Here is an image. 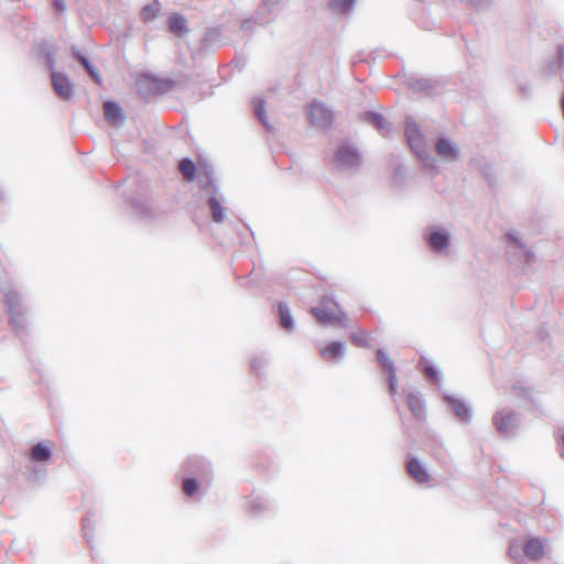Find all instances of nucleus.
I'll list each match as a JSON object with an SVG mask.
<instances>
[{
  "label": "nucleus",
  "mask_w": 564,
  "mask_h": 564,
  "mask_svg": "<svg viewBox=\"0 0 564 564\" xmlns=\"http://www.w3.org/2000/svg\"><path fill=\"white\" fill-rule=\"evenodd\" d=\"M311 313L322 324L343 323L347 318L338 304L327 296L323 297L321 307H313Z\"/></svg>",
  "instance_id": "1"
},
{
  "label": "nucleus",
  "mask_w": 564,
  "mask_h": 564,
  "mask_svg": "<svg viewBox=\"0 0 564 564\" xmlns=\"http://www.w3.org/2000/svg\"><path fill=\"white\" fill-rule=\"evenodd\" d=\"M307 116L312 124L326 127L333 121V113L322 102L313 101L307 109Z\"/></svg>",
  "instance_id": "2"
},
{
  "label": "nucleus",
  "mask_w": 564,
  "mask_h": 564,
  "mask_svg": "<svg viewBox=\"0 0 564 564\" xmlns=\"http://www.w3.org/2000/svg\"><path fill=\"white\" fill-rule=\"evenodd\" d=\"M406 473L417 484H426L431 480V475L425 466L414 457L408 458Z\"/></svg>",
  "instance_id": "3"
},
{
  "label": "nucleus",
  "mask_w": 564,
  "mask_h": 564,
  "mask_svg": "<svg viewBox=\"0 0 564 564\" xmlns=\"http://www.w3.org/2000/svg\"><path fill=\"white\" fill-rule=\"evenodd\" d=\"M52 84H53V87H54L56 94L62 99L67 100L72 97L73 86H72L69 79L64 74L54 72L52 74Z\"/></svg>",
  "instance_id": "4"
},
{
  "label": "nucleus",
  "mask_w": 564,
  "mask_h": 564,
  "mask_svg": "<svg viewBox=\"0 0 564 564\" xmlns=\"http://www.w3.org/2000/svg\"><path fill=\"white\" fill-rule=\"evenodd\" d=\"M522 550L530 560L536 561L545 554V543L539 538H530L525 541Z\"/></svg>",
  "instance_id": "5"
},
{
  "label": "nucleus",
  "mask_w": 564,
  "mask_h": 564,
  "mask_svg": "<svg viewBox=\"0 0 564 564\" xmlns=\"http://www.w3.org/2000/svg\"><path fill=\"white\" fill-rule=\"evenodd\" d=\"M6 301L12 322L22 315L21 301L19 294L13 290H7L4 292Z\"/></svg>",
  "instance_id": "6"
},
{
  "label": "nucleus",
  "mask_w": 564,
  "mask_h": 564,
  "mask_svg": "<svg viewBox=\"0 0 564 564\" xmlns=\"http://www.w3.org/2000/svg\"><path fill=\"white\" fill-rule=\"evenodd\" d=\"M377 356H378V359H379L380 364L382 365V367L389 372V377H390L389 378L390 391L392 393H394L395 390H397V378H395L393 361L381 349L378 350Z\"/></svg>",
  "instance_id": "7"
},
{
  "label": "nucleus",
  "mask_w": 564,
  "mask_h": 564,
  "mask_svg": "<svg viewBox=\"0 0 564 564\" xmlns=\"http://www.w3.org/2000/svg\"><path fill=\"white\" fill-rule=\"evenodd\" d=\"M405 135L410 147L414 151L420 152L423 145V137L419 128L414 123H409L405 128Z\"/></svg>",
  "instance_id": "8"
},
{
  "label": "nucleus",
  "mask_w": 564,
  "mask_h": 564,
  "mask_svg": "<svg viewBox=\"0 0 564 564\" xmlns=\"http://www.w3.org/2000/svg\"><path fill=\"white\" fill-rule=\"evenodd\" d=\"M337 161L341 165L354 166L359 162V155L351 147H343L338 150Z\"/></svg>",
  "instance_id": "9"
},
{
  "label": "nucleus",
  "mask_w": 564,
  "mask_h": 564,
  "mask_svg": "<svg viewBox=\"0 0 564 564\" xmlns=\"http://www.w3.org/2000/svg\"><path fill=\"white\" fill-rule=\"evenodd\" d=\"M436 153L446 160H455L457 158L456 148L447 139L438 140L436 143Z\"/></svg>",
  "instance_id": "10"
},
{
  "label": "nucleus",
  "mask_w": 564,
  "mask_h": 564,
  "mask_svg": "<svg viewBox=\"0 0 564 564\" xmlns=\"http://www.w3.org/2000/svg\"><path fill=\"white\" fill-rule=\"evenodd\" d=\"M445 401L453 409V411L455 412V414L457 415V417L459 420H462V421L469 420V416H470L469 415V410L465 405L464 402H462L460 400H458V399H456L454 397H446Z\"/></svg>",
  "instance_id": "11"
},
{
  "label": "nucleus",
  "mask_w": 564,
  "mask_h": 564,
  "mask_svg": "<svg viewBox=\"0 0 564 564\" xmlns=\"http://www.w3.org/2000/svg\"><path fill=\"white\" fill-rule=\"evenodd\" d=\"M51 447L46 443H37L30 453V459L33 462H46L51 458Z\"/></svg>",
  "instance_id": "12"
},
{
  "label": "nucleus",
  "mask_w": 564,
  "mask_h": 564,
  "mask_svg": "<svg viewBox=\"0 0 564 564\" xmlns=\"http://www.w3.org/2000/svg\"><path fill=\"white\" fill-rule=\"evenodd\" d=\"M321 355L325 360L337 359L343 355V345L338 341H333L321 349Z\"/></svg>",
  "instance_id": "13"
},
{
  "label": "nucleus",
  "mask_w": 564,
  "mask_h": 564,
  "mask_svg": "<svg viewBox=\"0 0 564 564\" xmlns=\"http://www.w3.org/2000/svg\"><path fill=\"white\" fill-rule=\"evenodd\" d=\"M169 29L176 35H183L186 29V20L180 14H172L169 18Z\"/></svg>",
  "instance_id": "14"
},
{
  "label": "nucleus",
  "mask_w": 564,
  "mask_h": 564,
  "mask_svg": "<svg viewBox=\"0 0 564 564\" xmlns=\"http://www.w3.org/2000/svg\"><path fill=\"white\" fill-rule=\"evenodd\" d=\"M161 11V4L159 1H154L142 8L140 12L141 20L145 23L153 21Z\"/></svg>",
  "instance_id": "15"
},
{
  "label": "nucleus",
  "mask_w": 564,
  "mask_h": 564,
  "mask_svg": "<svg viewBox=\"0 0 564 564\" xmlns=\"http://www.w3.org/2000/svg\"><path fill=\"white\" fill-rule=\"evenodd\" d=\"M429 245L432 249L441 251L448 245V237L446 234L441 231L432 232L429 237Z\"/></svg>",
  "instance_id": "16"
},
{
  "label": "nucleus",
  "mask_w": 564,
  "mask_h": 564,
  "mask_svg": "<svg viewBox=\"0 0 564 564\" xmlns=\"http://www.w3.org/2000/svg\"><path fill=\"white\" fill-rule=\"evenodd\" d=\"M105 116L108 120L117 123L122 120L121 109L113 102H106L104 106Z\"/></svg>",
  "instance_id": "17"
},
{
  "label": "nucleus",
  "mask_w": 564,
  "mask_h": 564,
  "mask_svg": "<svg viewBox=\"0 0 564 564\" xmlns=\"http://www.w3.org/2000/svg\"><path fill=\"white\" fill-rule=\"evenodd\" d=\"M180 171L187 181H193L196 175V165L189 159H183L180 162Z\"/></svg>",
  "instance_id": "18"
},
{
  "label": "nucleus",
  "mask_w": 564,
  "mask_h": 564,
  "mask_svg": "<svg viewBox=\"0 0 564 564\" xmlns=\"http://www.w3.org/2000/svg\"><path fill=\"white\" fill-rule=\"evenodd\" d=\"M494 422L500 432H507L512 424V416L508 413H499L495 416Z\"/></svg>",
  "instance_id": "19"
},
{
  "label": "nucleus",
  "mask_w": 564,
  "mask_h": 564,
  "mask_svg": "<svg viewBox=\"0 0 564 564\" xmlns=\"http://www.w3.org/2000/svg\"><path fill=\"white\" fill-rule=\"evenodd\" d=\"M209 206L213 214V219L216 223H221L224 220V208L221 207L219 200L216 197L209 198Z\"/></svg>",
  "instance_id": "20"
},
{
  "label": "nucleus",
  "mask_w": 564,
  "mask_h": 564,
  "mask_svg": "<svg viewBox=\"0 0 564 564\" xmlns=\"http://www.w3.org/2000/svg\"><path fill=\"white\" fill-rule=\"evenodd\" d=\"M279 312H280V322H281L282 327L288 330H291L293 328V321H292V317H291V314H290L288 307L285 305L281 304L279 307Z\"/></svg>",
  "instance_id": "21"
},
{
  "label": "nucleus",
  "mask_w": 564,
  "mask_h": 564,
  "mask_svg": "<svg viewBox=\"0 0 564 564\" xmlns=\"http://www.w3.org/2000/svg\"><path fill=\"white\" fill-rule=\"evenodd\" d=\"M406 403L414 415L420 416L423 411V404L419 397L415 394H409L406 398Z\"/></svg>",
  "instance_id": "22"
},
{
  "label": "nucleus",
  "mask_w": 564,
  "mask_h": 564,
  "mask_svg": "<svg viewBox=\"0 0 564 564\" xmlns=\"http://www.w3.org/2000/svg\"><path fill=\"white\" fill-rule=\"evenodd\" d=\"M354 0H332L330 7L340 12L345 13L352 7Z\"/></svg>",
  "instance_id": "23"
},
{
  "label": "nucleus",
  "mask_w": 564,
  "mask_h": 564,
  "mask_svg": "<svg viewBox=\"0 0 564 564\" xmlns=\"http://www.w3.org/2000/svg\"><path fill=\"white\" fill-rule=\"evenodd\" d=\"M198 490V482L196 479H185L183 482V491L187 496H193Z\"/></svg>",
  "instance_id": "24"
},
{
  "label": "nucleus",
  "mask_w": 564,
  "mask_h": 564,
  "mask_svg": "<svg viewBox=\"0 0 564 564\" xmlns=\"http://www.w3.org/2000/svg\"><path fill=\"white\" fill-rule=\"evenodd\" d=\"M368 338H369V335L367 333H365V332L355 333L351 336V339L355 343V345H357L359 347L367 346Z\"/></svg>",
  "instance_id": "25"
},
{
  "label": "nucleus",
  "mask_w": 564,
  "mask_h": 564,
  "mask_svg": "<svg viewBox=\"0 0 564 564\" xmlns=\"http://www.w3.org/2000/svg\"><path fill=\"white\" fill-rule=\"evenodd\" d=\"M82 63L85 66V68L89 72L91 77L95 79V82L100 83V78L98 74L95 72L94 67L85 58L82 59Z\"/></svg>",
  "instance_id": "26"
},
{
  "label": "nucleus",
  "mask_w": 564,
  "mask_h": 564,
  "mask_svg": "<svg viewBox=\"0 0 564 564\" xmlns=\"http://www.w3.org/2000/svg\"><path fill=\"white\" fill-rule=\"evenodd\" d=\"M424 373L430 380H432V381L437 380V371L433 366H426L424 368Z\"/></svg>",
  "instance_id": "27"
},
{
  "label": "nucleus",
  "mask_w": 564,
  "mask_h": 564,
  "mask_svg": "<svg viewBox=\"0 0 564 564\" xmlns=\"http://www.w3.org/2000/svg\"><path fill=\"white\" fill-rule=\"evenodd\" d=\"M371 120V122L378 128V129H381L383 128V123H384V120L381 116H378V115H369L368 116Z\"/></svg>",
  "instance_id": "28"
},
{
  "label": "nucleus",
  "mask_w": 564,
  "mask_h": 564,
  "mask_svg": "<svg viewBox=\"0 0 564 564\" xmlns=\"http://www.w3.org/2000/svg\"><path fill=\"white\" fill-rule=\"evenodd\" d=\"M509 555L512 557V558H517L520 554H519V546L514 543H512L510 546H509Z\"/></svg>",
  "instance_id": "29"
},
{
  "label": "nucleus",
  "mask_w": 564,
  "mask_h": 564,
  "mask_svg": "<svg viewBox=\"0 0 564 564\" xmlns=\"http://www.w3.org/2000/svg\"><path fill=\"white\" fill-rule=\"evenodd\" d=\"M56 8L58 11H63L64 10V6L62 3H59L58 1H56Z\"/></svg>",
  "instance_id": "30"
}]
</instances>
